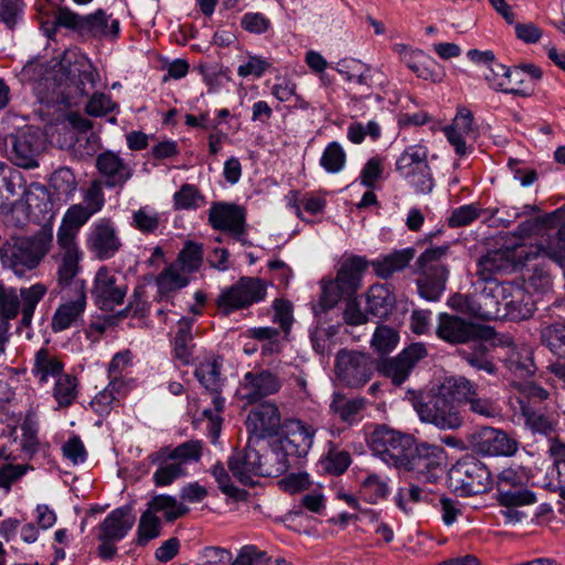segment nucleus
I'll return each instance as SVG.
<instances>
[{
	"mask_svg": "<svg viewBox=\"0 0 565 565\" xmlns=\"http://www.w3.org/2000/svg\"><path fill=\"white\" fill-rule=\"evenodd\" d=\"M127 294V286L125 284H118L117 278L113 275L108 268L102 267L98 269L92 296L99 307L104 311H111L117 305L124 302V298Z\"/></svg>",
	"mask_w": 565,
	"mask_h": 565,
	"instance_id": "aec40b11",
	"label": "nucleus"
},
{
	"mask_svg": "<svg viewBox=\"0 0 565 565\" xmlns=\"http://www.w3.org/2000/svg\"><path fill=\"white\" fill-rule=\"evenodd\" d=\"M282 429L285 437L280 445L285 450L298 458L306 457L313 443L315 429L298 419H287Z\"/></svg>",
	"mask_w": 565,
	"mask_h": 565,
	"instance_id": "b1692460",
	"label": "nucleus"
},
{
	"mask_svg": "<svg viewBox=\"0 0 565 565\" xmlns=\"http://www.w3.org/2000/svg\"><path fill=\"white\" fill-rule=\"evenodd\" d=\"M426 355L427 350L423 343H413L395 358L381 359L376 370L381 375L390 379L394 385L399 386L408 379L415 365Z\"/></svg>",
	"mask_w": 565,
	"mask_h": 565,
	"instance_id": "ddd939ff",
	"label": "nucleus"
},
{
	"mask_svg": "<svg viewBox=\"0 0 565 565\" xmlns=\"http://www.w3.org/2000/svg\"><path fill=\"white\" fill-rule=\"evenodd\" d=\"M388 490L387 482L375 473L369 475L361 482V492L370 503H376L380 499L386 498Z\"/></svg>",
	"mask_w": 565,
	"mask_h": 565,
	"instance_id": "13d9d810",
	"label": "nucleus"
},
{
	"mask_svg": "<svg viewBox=\"0 0 565 565\" xmlns=\"http://www.w3.org/2000/svg\"><path fill=\"white\" fill-rule=\"evenodd\" d=\"M178 262L181 264V268L188 273L199 270L203 263L202 245L191 241L186 242L179 253Z\"/></svg>",
	"mask_w": 565,
	"mask_h": 565,
	"instance_id": "4d7b16f0",
	"label": "nucleus"
},
{
	"mask_svg": "<svg viewBox=\"0 0 565 565\" xmlns=\"http://www.w3.org/2000/svg\"><path fill=\"white\" fill-rule=\"evenodd\" d=\"M369 446L373 454L385 463L396 469H402L406 457L411 454L414 446V438L386 425H380L371 433Z\"/></svg>",
	"mask_w": 565,
	"mask_h": 565,
	"instance_id": "423d86ee",
	"label": "nucleus"
},
{
	"mask_svg": "<svg viewBox=\"0 0 565 565\" xmlns=\"http://www.w3.org/2000/svg\"><path fill=\"white\" fill-rule=\"evenodd\" d=\"M131 224L141 233L151 234L159 227L160 216L153 210L143 206L134 212Z\"/></svg>",
	"mask_w": 565,
	"mask_h": 565,
	"instance_id": "e2e57ef3",
	"label": "nucleus"
},
{
	"mask_svg": "<svg viewBox=\"0 0 565 565\" xmlns=\"http://www.w3.org/2000/svg\"><path fill=\"white\" fill-rule=\"evenodd\" d=\"M192 327L193 319L191 318H182L178 322V331L174 338V352L175 356L182 361L184 364L190 362V358L192 354Z\"/></svg>",
	"mask_w": 565,
	"mask_h": 565,
	"instance_id": "79ce46f5",
	"label": "nucleus"
},
{
	"mask_svg": "<svg viewBox=\"0 0 565 565\" xmlns=\"http://www.w3.org/2000/svg\"><path fill=\"white\" fill-rule=\"evenodd\" d=\"M57 244L60 246L57 284L64 288L76 281L74 279L79 270V252L76 243L57 242Z\"/></svg>",
	"mask_w": 565,
	"mask_h": 565,
	"instance_id": "2f4dec72",
	"label": "nucleus"
},
{
	"mask_svg": "<svg viewBox=\"0 0 565 565\" xmlns=\"http://www.w3.org/2000/svg\"><path fill=\"white\" fill-rule=\"evenodd\" d=\"M95 86V73L79 71L76 66L66 67L63 63L51 76L43 78L36 89L39 98L46 104H71L77 95H88Z\"/></svg>",
	"mask_w": 565,
	"mask_h": 565,
	"instance_id": "f257e3e1",
	"label": "nucleus"
},
{
	"mask_svg": "<svg viewBox=\"0 0 565 565\" xmlns=\"http://www.w3.org/2000/svg\"><path fill=\"white\" fill-rule=\"evenodd\" d=\"M77 396V379L70 374L61 375L54 386V397L61 407L72 405Z\"/></svg>",
	"mask_w": 565,
	"mask_h": 565,
	"instance_id": "3c124183",
	"label": "nucleus"
},
{
	"mask_svg": "<svg viewBox=\"0 0 565 565\" xmlns=\"http://www.w3.org/2000/svg\"><path fill=\"white\" fill-rule=\"evenodd\" d=\"M78 296L75 300L61 305L52 319V329L55 332L68 329L84 312L86 307V295L84 280L75 281Z\"/></svg>",
	"mask_w": 565,
	"mask_h": 565,
	"instance_id": "c85d7f7f",
	"label": "nucleus"
},
{
	"mask_svg": "<svg viewBox=\"0 0 565 565\" xmlns=\"http://www.w3.org/2000/svg\"><path fill=\"white\" fill-rule=\"evenodd\" d=\"M537 409L539 408L529 405V402L522 405V415L525 418V424L534 433L548 435L554 429L553 422Z\"/></svg>",
	"mask_w": 565,
	"mask_h": 565,
	"instance_id": "864d4df0",
	"label": "nucleus"
},
{
	"mask_svg": "<svg viewBox=\"0 0 565 565\" xmlns=\"http://www.w3.org/2000/svg\"><path fill=\"white\" fill-rule=\"evenodd\" d=\"M427 162V150L422 146H411L396 160L397 172L406 178L420 164Z\"/></svg>",
	"mask_w": 565,
	"mask_h": 565,
	"instance_id": "de8ad7c7",
	"label": "nucleus"
},
{
	"mask_svg": "<svg viewBox=\"0 0 565 565\" xmlns=\"http://www.w3.org/2000/svg\"><path fill=\"white\" fill-rule=\"evenodd\" d=\"M534 311L535 301L524 285L515 280L504 281L501 319L526 320Z\"/></svg>",
	"mask_w": 565,
	"mask_h": 565,
	"instance_id": "f3484780",
	"label": "nucleus"
},
{
	"mask_svg": "<svg viewBox=\"0 0 565 565\" xmlns=\"http://www.w3.org/2000/svg\"><path fill=\"white\" fill-rule=\"evenodd\" d=\"M147 511H151L152 513L164 511L166 520L173 522L185 515L189 512V508L179 503L174 497L160 494L152 498L148 503Z\"/></svg>",
	"mask_w": 565,
	"mask_h": 565,
	"instance_id": "a18cd8bd",
	"label": "nucleus"
},
{
	"mask_svg": "<svg viewBox=\"0 0 565 565\" xmlns=\"http://www.w3.org/2000/svg\"><path fill=\"white\" fill-rule=\"evenodd\" d=\"M263 450L259 455V476L278 477L289 469V454L280 445L275 443L270 447L262 444Z\"/></svg>",
	"mask_w": 565,
	"mask_h": 565,
	"instance_id": "7c9ffc66",
	"label": "nucleus"
},
{
	"mask_svg": "<svg viewBox=\"0 0 565 565\" xmlns=\"http://www.w3.org/2000/svg\"><path fill=\"white\" fill-rule=\"evenodd\" d=\"M321 166L330 173L339 172L345 163V153L338 142H331L324 149Z\"/></svg>",
	"mask_w": 565,
	"mask_h": 565,
	"instance_id": "338daca9",
	"label": "nucleus"
},
{
	"mask_svg": "<svg viewBox=\"0 0 565 565\" xmlns=\"http://www.w3.org/2000/svg\"><path fill=\"white\" fill-rule=\"evenodd\" d=\"M209 223L214 230L231 234L238 241L246 232L245 210L236 204L215 202L209 211Z\"/></svg>",
	"mask_w": 565,
	"mask_h": 565,
	"instance_id": "a211bd4d",
	"label": "nucleus"
},
{
	"mask_svg": "<svg viewBox=\"0 0 565 565\" xmlns=\"http://www.w3.org/2000/svg\"><path fill=\"white\" fill-rule=\"evenodd\" d=\"M467 440L473 452L487 457H511L519 448V443L504 430L489 426L475 430Z\"/></svg>",
	"mask_w": 565,
	"mask_h": 565,
	"instance_id": "f8f14e48",
	"label": "nucleus"
},
{
	"mask_svg": "<svg viewBox=\"0 0 565 565\" xmlns=\"http://www.w3.org/2000/svg\"><path fill=\"white\" fill-rule=\"evenodd\" d=\"M398 333L386 326H379L373 334L371 345L380 354L390 353L398 342Z\"/></svg>",
	"mask_w": 565,
	"mask_h": 565,
	"instance_id": "052dcab7",
	"label": "nucleus"
},
{
	"mask_svg": "<svg viewBox=\"0 0 565 565\" xmlns=\"http://www.w3.org/2000/svg\"><path fill=\"white\" fill-rule=\"evenodd\" d=\"M64 364L50 353L45 348L40 349L34 359L33 373L39 376L40 382L44 383L49 376H57L62 373Z\"/></svg>",
	"mask_w": 565,
	"mask_h": 565,
	"instance_id": "37998d69",
	"label": "nucleus"
},
{
	"mask_svg": "<svg viewBox=\"0 0 565 565\" xmlns=\"http://www.w3.org/2000/svg\"><path fill=\"white\" fill-rule=\"evenodd\" d=\"M120 32V24L117 19H111L102 9L94 13L84 15V24L81 28V36L94 39L115 40Z\"/></svg>",
	"mask_w": 565,
	"mask_h": 565,
	"instance_id": "bb28decb",
	"label": "nucleus"
},
{
	"mask_svg": "<svg viewBox=\"0 0 565 565\" xmlns=\"http://www.w3.org/2000/svg\"><path fill=\"white\" fill-rule=\"evenodd\" d=\"M21 450L30 458L39 451L38 424L32 414H26L21 424Z\"/></svg>",
	"mask_w": 565,
	"mask_h": 565,
	"instance_id": "5fc2aeb1",
	"label": "nucleus"
},
{
	"mask_svg": "<svg viewBox=\"0 0 565 565\" xmlns=\"http://www.w3.org/2000/svg\"><path fill=\"white\" fill-rule=\"evenodd\" d=\"M539 254L547 257L561 268L565 266V238L556 232L546 234L537 245Z\"/></svg>",
	"mask_w": 565,
	"mask_h": 565,
	"instance_id": "49530a36",
	"label": "nucleus"
},
{
	"mask_svg": "<svg viewBox=\"0 0 565 565\" xmlns=\"http://www.w3.org/2000/svg\"><path fill=\"white\" fill-rule=\"evenodd\" d=\"M508 367L520 379L532 376L536 371L532 353L526 349L512 353L508 359Z\"/></svg>",
	"mask_w": 565,
	"mask_h": 565,
	"instance_id": "603ef678",
	"label": "nucleus"
},
{
	"mask_svg": "<svg viewBox=\"0 0 565 565\" xmlns=\"http://www.w3.org/2000/svg\"><path fill=\"white\" fill-rule=\"evenodd\" d=\"M96 168L106 188H122L134 175L132 167L111 150L97 156Z\"/></svg>",
	"mask_w": 565,
	"mask_h": 565,
	"instance_id": "5701e85b",
	"label": "nucleus"
},
{
	"mask_svg": "<svg viewBox=\"0 0 565 565\" xmlns=\"http://www.w3.org/2000/svg\"><path fill=\"white\" fill-rule=\"evenodd\" d=\"M20 309V299L13 289H6L0 282V359L6 353L10 338V320L14 319Z\"/></svg>",
	"mask_w": 565,
	"mask_h": 565,
	"instance_id": "c756f323",
	"label": "nucleus"
},
{
	"mask_svg": "<svg viewBox=\"0 0 565 565\" xmlns=\"http://www.w3.org/2000/svg\"><path fill=\"white\" fill-rule=\"evenodd\" d=\"M46 290V287L40 282L31 286L30 288H22L20 290V296L22 300V326L29 327L31 324L35 307L44 297Z\"/></svg>",
	"mask_w": 565,
	"mask_h": 565,
	"instance_id": "09e8293b",
	"label": "nucleus"
},
{
	"mask_svg": "<svg viewBox=\"0 0 565 565\" xmlns=\"http://www.w3.org/2000/svg\"><path fill=\"white\" fill-rule=\"evenodd\" d=\"M265 296L266 286L259 278L242 277L236 284L220 294L216 305L223 316H228L235 310L262 301Z\"/></svg>",
	"mask_w": 565,
	"mask_h": 565,
	"instance_id": "9b49d317",
	"label": "nucleus"
},
{
	"mask_svg": "<svg viewBox=\"0 0 565 565\" xmlns=\"http://www.w3.org/2000/svg\"><path fill=\"white\" fill-rule=\"evenodd\" d=\"M156 284L163 295L188 286L189 278L180 273L175 264H171L158 275Z\"/></svg>",
	"mask_w": 565,
	"mask_h": 565,
	"instance_id": "8fccbe9b",
	"label": "nucleus"
},
{
	"mask_svg": "<svg viewBox=\"0 0 565 565\" xmlns=\"http://www.w3.org/2000/svg\"><path fill=\"white\" fill-rule=\"evenodd\" d=\"M202 441L200 440H189L185 441L174 449H171L170 447H164L160 451L152 454L150 456L151 462L156 463H163L167 460H179L182 465V462L188 461H199L202 456Z\"/></svg>",
	"mask_w": 565,
	"mask_h": 565,
	"instance_id": "c9c22d12",
	"label": "nucleus"
},
{
	"mask_svg": "<svg viewBox=\"0 0 565 565\" xmlns=\"http://www.w3.org/2000/svg\"><path fill=\"white\" fill-rule=\"evenodd\" d=\"M262 441L248 437L243 451L235 452L227 460L228 470L233 477L244 486H253V476H259V455L263 450Z\"/></svg>",
	"mask_w": 565,
	"mask_h": 565,
	"instance_id": "6ab92c4d",
	"label": "nucleus"
},
{
	"mask_svg": "<svg viewBox=\"0 0 565 565\" xmlns=\"http://www.w3.org/2000/svg\"><path fill=\"white\" fill-rule=\"evenodd\" d=\"M444 458L443 447L423 443L412 447L402 469L422 484H434L441 478Z\"/></svg>",
	"mask_w": 565,
	"mask_h": 565,
	"instance_id": "0eeeda50",
	"label": "nucleus"
},
{
	"mask_svg": "<svg viewBox=\"0 0 565 565\" xmlns=\"http://www.w3.org/2000/svg\"><path fill=\"white\" fill-rule=\"evenodd\" d=\"M374 370V360L367 353L341 349L335 355V376L347 387L364 386L372 379Z\"/></svg>",
	"mask_w": 565,
	"mask_h": 565,
	"instance_id": "1a4fd4ad",
	"label": "nucleus"
},
{
	"mask_svg": "<svg viewBox=\"0 0 565 565\" xmlns=\"http://www.w3.org/2000/svg\"><path fill=\"white\" fill-rule=\"evenodd\" d=\"M174 207L177 210L196 209L204 203V196L198 188L192 184H183L178 192L174 193Z\"/></svg>",
	"mask_w": 565,
	"mask_h": 565,
	"instance_id": "bf43d9fd",
	"label": "nucleus"
},
{
	"mask_svg": "<svg viewBox=\"0 0 565 565\" xmlns=\"http://www.w3.org/2000/svg\"><path fill=\"white\" fill-rule=\"evenodd\" d=\"M351 463V455L345 450H340L331 447L321 460V466L324 471L333 476L342 475Z\"/></svg>",
	"mask_w": 565,
	"mask_h": 565,
	"instance_id": "6e6d98bb",
	"label": "nucleus"
},
{
	"mask_svg": "<svg viewBox=\"0 0 565 565\" xmlns=\"http://www.w3.org/2000/svg\"><path fill=\"white\" fill-rule=\"evenodd\" d=\"M407 394L422 422L443 430H456L462 426L461 413L439 390L425 396L415 391H408Z\"/></svg>",
	"mask_w": 565,
	"mask_h": 565,
	"instance_id": "20e7f679",
	"label": "nucleus"
},
{
	"mask_svg": "<svg viewBox=\"0 0 565 565\" xmlns=\"http://www.w3.org/2000/svg\"><path fill=\"white\" fill-rule=\"evenodd\" d=\"M94 255L104 260L113 257L121 247L115 227L108 221H102L94 227L88 238Z\"/></svg>",
	"mask_w": 565,
	"mask_h": 565,
	"instance_id": "a878e982",
	"label": "nucleus"
},
{
	"mask_svg": "<svg viewBox=\"0 0 565 565\" xmlns=\"http://www.w3.org/2000/svg\"><path fill=\"white\" fill-rule=\"evenodd\" d=\"M396 298L387 285H373L366 294V312L386 319L395 308Z\"/></svg>",
	"mask_w": 565,
	"mask_h": 565,
	"instance_id": "473e14b6",
	"label": "nucleus"
},
{
	"mask_svg": "<svg viewBox=\"0 0 565 565\" xmlns=\"http://www.w3.org/2000/svg\"><path fill=\"white\" fill-rule=\"evenodd\" d=\"M367 262L360 256L347 258L338 270L334 280L322 286L320 306L323 310L333 308L341 299L352 298L361 287L362 275Z\"/></svg>",
	"mask_w": 565,
	"mask_h": 565,
	"instance_id": "39448f33",
	"label": "nucleus"
},
{
	"mask_svg": "<svg viewBox=\"0 0 565 565\" xmlns=\"http://www.w3.org/2000/svg\"><path fill=\"white\" fill-rule=\"evenodd\" d=\"M449 252L448 245L426 248L415 263L418 294L428 301H437L446 289L449 267L445 259Z\"/></svg>",
	"mask_w": 565,
	"mask_h": 565,
	"instance_id": "7ed1b4c3",
	"label": "nucleus"
},
{
	"mask_svg": "<svg viewBox=\"0 0 565 565\" xmlns=\"http://www.w3.org/2000/svg\"><path fill=\"white\" fill-rule=\"evenodd\" d=\"M541 343L561 359H565V323L555 322L541 329Z\"/></svg>",
	"mask_w": 565,
	"mask_h": 565,
	"instance_id": "c03bdc74",
	"label": "nucleus"
},
{
	"mask_svg": "<svg viewBox=\"0 0 565 565\" xmlns=\"http://www.w3.org/2000/svg\"><path fill=\"white\" fill-rule=\"evenodd\" d=\"M135 520L130 505L115 509L100 523L98 539L122 540L134 526Z\"/></svg>",
	"mask_w": 565,
	"mask_h": 565,
	"instance_id": "cd10ccee",
	"label": "nucleus"
},
{
	"mask_svg": "<svg viewBox=\"0 0 565 565\" xmlns=\"http://www.w3.org/2000/svg\"><path fill=\"white\" fill-rule=\"evenodd\" d=\"M92 215V211L86 206L72 205L65 213L62 224L57 231V242L65 244L75 243L78 230L83 226Z\"/></svg>",
	"mask_w": 565,
	"mask_h": 565,
	"instance_id": "e433bc0d",
	"label": "nucleus"
},
{
	"mask_svg": "<svg viewBox=\"0 0 565 565\" xmlns=\"http://www.w3.org/2000/svg\"><path fill=\"white\" fill-rule=\"evenodd\" d=\"M8 158L17 167L33 169L39 166L38 157L43 150V139L39 130L31 128L10 135Z\"/></svg>",
	"mask_w": 565,
	"mask_h": 565,
	"instance_id": "2eb2a0df",
	"label": "nucleus"
},
{
	"mask_svg": "<svg viewBox=\"0 0 565 565\" xmlns=\"http://www.w3.org/2000/svg\"><path fill=\"white\" fill-rule=\"evenodd\" d=\"M523 250L503 247L489 250L477 262V275L482 279H495V275L511 274L523 264Z\"/></svg>",
	"mask_w": 565,
	"mask_h": 565,
	"instance_id": "4468645a",
	"label": "nucleus"
},
{
	"mask_svg": "<svg viewBox=\"0 0 565 565\" xmlns=\"http://www.w3.org/2000/svg\"><path fill=\"white\" fill-rule=\"evenodd\" d=\"M243 386L246 392L242 398L248 404H253L276 394L281 387V381L273 372L263 370L260 372H247L244 376Z\"/></svg>",
	"mask_w": 565,
	"mask_h": 565,
	"instance_id": "393cba45",
	"label": "nucleus"
},
{
	"mask_svg": "<svg viewBox=\"0 0 565 565\" xmlns=\"http://www.w3.org/2000/svg\"><path fill=\"white\" fill-rule=\"evenodd\" d=\"M51 232L41 231L30 237H11L0 248L3 267L10 268L18 276L32 270L47 254L52 244Z\"/></svg>",
	"mask_w": 565,
	"mask_h": 565,
	"instance_id": "f03ea898",
	"label": "nucleus"
},
{
	"mask_svg": "<svg viewBox=\"0 0 565 565\" xmlns=\"http://www.w3.org/2000/svg\"><path fill=\"white\" fill-rule=\"evenodd\" d=\"M160 534V520L151 511L142 513L138 526V544L146 545Z\"/></svg>",
	"mask_w": 565,
	"mask_h": 565,
	"instance_id": "69168bd1",
	"label": "nucleus"
},
{
	"mask_svg": "<svg viewBox=\"0 0 565 565\" xmlns=\"http://www.w3.org/2000/svg\"><path fill=\"white\" fill-rule=\"evenodd\" d=\"M472 347L460 351L461 358L473 369L484 371L488 374L497 372L495 364L489 359L488 348L480 339L471 342Z\"/></svg>",
	"mask_w": 565,
	"mask_h": 565,
	"instance_id": "a19ab883",
	"label": "nucleus"
},
{
	"mask_svg": "<svg viewBox=\"0 0 565 565\" xmlns=\"http://www.w3.org/2000/svg\"><path fill=\"white\" fill-rule=\"evenodd\" d=\"M438 390L452 403L457 402L466 405L470 397L475 395L478 385L465 376H450L445 379Z\"/></svg>",
	"mask_w": 565,
	"mask_h": 565,
	"instance_id": "ea45409f",
	"label": "nucleus"
},
{
	"mask_svg": "<svg viewBox=\"0 0 565 565\" xmlns=\"http://www.w3.org/2000/svg\"><path fill=\"white\" fill-rule=\"evenodd\" d=\"M484 77L489 86L497 92L522 96L526 95V93L521 88L510 86L508 83L510 81L509 78H514L516 82H523L518 68L511 70L503 64L495 63L494 61L489 65V73H486Z\"/></svg>",
	"mask_w": 565,
	"mask_h": 565,
	"instance_id": "f704fd0d",
	"label": "nucleus"
},
{
	"mask_svg": "<svg viewBox=\"0 0 565 565\" xmlns=\"http://www.w3.org/2000/svg\"><path fill=\"white\" fill-rule=\"evenodd\" d=\"M449 478L456 488L468 495H477L491 489V472L487 465L475 457L458 460L449 471Z\"/></svg>",
	"mask_w": 565,
	"mask_h": 565,
	"instance_id": "9d476101",
	"label": "nucleus"
},
{
	"mask_svg": "<svg viewBox=\"0 0 565 565\" xmlns=\"http://www.w3.org/2000/svg\"><path fill=\"white\" fill-rule=\"evenodd\" d=\"M414 256V248H404L401 250H395L394 253L388 254L381 259H375L371 263V265L379 277L387 279L395 273L406 268Z\"/></svg>",
	"mask_w": 565,
	"mask_h": 565,
	"instance_id": "4c0bfd02",
	"label": "nucleus"
},
{
	"mask_svg": "<svg viewBox=\"0 0 565 565\" xmlns=\"http://www.w3.org/2000/svg\"><path fill=\"white\" fill-rule=\"evenodd\" d=\"M536 495L523 483L497 493V502L505 508L501 511L507 523H519L527 516L526 507L536 502Z\"/></svg>",
	"mask_w": 565,
	"mask_h": 565,
	"instance_id": "4be33fe9",
	"label": "nucleus"
},
{
	"mask_svg": "<svg viewBox=\"0 0 565 565\" xmlns=\"http://www.w3.org/2000/svg\"><path fill=\"white\" fill-rule=\"evenodd\" d=\"M436 334L451 344L470 343L482 338V329L458 316L441 313Z\"/></svg>",
	"mask_w": 565,
	"mask_h": 565,
	"instance_id": "412c9836",
	"label": "nucleus"
},
{
	"mask_svg": "<svg viewBox=\"0 0 565 565\" xmlns=\"http://www.w3.org/2000/svg\"><path fill=\"white\" fill-rule=\"evenodd\" d=\"M195 377L211 392L214 409L223 411L224 398L221 397V365L216 361L202 362L195 370Z\"/></svg>",
	"mask_w": 565,
	"mask_h": 565,
	"instance_id": "72a5a7b5",
	"label": "nucleus"
},
{
	"mask_svg": "<svg viewBox=\"0 0 565 565\" xmlns=\"http://www.w3.org/2000/svg\"><path fill=\"white\" fill-rule=\"evenodd\" d=\"M245 425L248 437H255L262 443L267 437L278 436L284 427L278 406L270 402L262 403L253 408L247 415Z\"/></svg>",
	"mask_w": 565,
	"mask_h": 565,
	"instance_id": "dca6fc26",
	"label": "nucleus"
},
{
	"mask_svg": "<svg viewBox=\"0 0 565 565\" xmlns=\"http://www.w3.org/2000/svg\"><path fill=\"white\" fill-rule=\"evenodd\" d=\"M469 411L484 418H494L499 415V408L494 399L481 396L478 390L467 402Z\"/></svg>",
	"mask_w": 565,
	"mask_h": 565,
	"instance_id": "774afa93",
	"label": "nucleus"
},
{
	"mask_svg": "<svg viewBox=\"0 0 565 565\" xmlns=\"http://www.w3.org/2000/svg\"><path fill=\"white\" fill-rule=\"evenodd\" d=\"M504 281L479 278L466 297L467 310L483 320H501Z\"/></svg>",
	"mask_w": 565,
	"mask_h": 565,
	"instance_id": "6e6552de",
	"label": "nucleus"
},
{
	"mask_svg": "<svg viewBox=\"0 0 565 565\" xmlns=\"http://www.w3.org/2000/svg\"><path fill=\"white\" fill-rule=\"evenodd\" d=\"M365 407V398H347L340 393H335L333 395L332 402L330 404L331 411L341 419V422L350 426L362 419V413Z\"/></svg>",
	"mask_w": 565,
	"mask_h": 565,
	"instance_id": "58836bf2",
	"label": "nucleus"
},
{
	"mask_svg": "<svg viewBox=\"0 0 565 565\" xmlns=\"http://www.w3.org/2000/svg\"><path fill=\"white\" fill-rule=\"evenodd\" d=\"M51 186L61 195L70 196L76 189V179L68 168H60L50 179Z\"/></svg>",
	"mask_w": 565,
	"mask_h": 565,
	"instance_id": "0e129e2a",
	"label": "nucleus"
},
{
	"mask_svg": "<svg viewBox=\"0 0 565 565\" xmlns=\"http://www.w3.org/2000/svg\"><path fill=\"white\" fill-rule=\"evenodd\" d=\"M212 475L218 484V489L230 498L236 500L245 499L247 492L235 487L231 481V476L224 468L222 462H216L212 467Z\"/></svg>",
	"mask_w": 565,
	"mask_h": 565,
	"instance_id": "680f3d73",
	"label": "nucleus"
}]
</instances>
